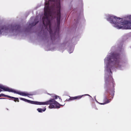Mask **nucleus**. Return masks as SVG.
I'll return each mask as SVG.
<instances>
[{
  "label": "nucleus",
  "instance_id": "nucleus-17",
  "mask_svg": "<svg viewBox=\"0 0 131 131\" xmlns=\"http://www.w3.org/2000/svg\"><path fill=\"white\" fill-rule=\"evenodd\" d=\"M1 99V98H0V99Z\"/></svg>",
  "mask_w": 131,
  "mask_h": 131
},
{
  "label": "nucleus",
  "instance_id": "nucleus-15",
  "mask_svg": "<svg viewBox=\"0 0 131 131\" xmlns=\"http://www.w3.org/2000/svg\"><path fill=\"white\" fill-rule=\"evenodd\" d=\"M112 98L113 99V97H112Z\"/></svg>",
  "mask_w": 131,
  "mask_h": 131
},
{
  "label": "nucleus",
  "instance_id": "nucleus-7",
  "mask_svg": "<svg viewBox=\"0 0 131 131\" xmlns=\"http://www.w3.org/2000/svg\"><path fill=\"white\" fill-rule=\"evenodd\" d=\"M2 96L8 97L9 98H10L12 99H14V101L15 102H16V100H18V98H16L13 97L8 96L7 95H6L3 94H0V97H1Z\"/></svg>",
  "mask_w": 131,
  "mask_h": 131
},
{
  "label": "nucleus",
  "instance_id": "nucleus-12",
  "mask_svg": "<svg viewBox=\"0 0 131 131\" xmlns=\"http://www.w3.org/2000/svg\"><path fill=\"white\" fill-rule=\"evenodd\" d=\"M37 23H36L35 22V23H33L31 25V26H34Z\"/></svg>",
  "mask_w": 131,
  "mask_h": 131
},
{
  "label": "nucleus",
  "instance_id": "nucleus-1",
  "mask_svg": "<svg viewBox=\"0 0 131 131\" xmlns=\"http://www.w3.org/2000/svg\"><path fill=\"white\" fill-rule=\"evenodd\" d=\"M42 31L49 32L53 40L58 36L60 19V0H45Z\"/></svg>",
  "mask_w": 131,
  "mask_h": 131
},
{
  "label": "nucleus",
  "instance_id": "nucleus-4",
  "mask_svg": "<svg viewBox=\"0 0 131 131\" xmlns=\"http://www.w3.org/2000/svg\"><path fill=\"white\" fill-rule=\"evenodd\" d=\"M20 99L25 102H27L32 104H34L39 105H45L50 104L49 108H59L60 106H63L64 105H62L60 104L58 102L55 101L54 99H53L49 100L45 102H41L37 101H33L28 100L26 99L21 98Z\"/></svg>",
  "mask_w": 131,
  "mask_h": 131
},
{
  "label": "nucleus",
  "instance_id": "nucleus-11",
  "mask_svg": "<svg viewBox=\"0 0 131 131\" xmlns=\"http://www.w3.org/2000/svg\"><path fill=\"white\" fill-rule=\"evenodd\" d=\"M73 51V49L72 48V49H71V50H69V53H71Z\"/></svg>",
  "mask_w": 131,
  "mask_h": 131
},
{
  "label": "nucleus",
  "instance_id": "nucleus-14",
  "mask_svg": "<svg viewBox=\"0 0 131 131\" xmlns=\"http://www.w3.org/2000/svg\"><path fill=\"white\" fill-rule=\"evenodd\" d=\"M95 100L97 102H98L97 101H96V98H95Z\"/></svg>",
  "mask_w": 131,
  "mask_h": 131
},
{
  "label": "nucleus",
  "instance_id": "nucleus-9",
  "mask_svg": "<svg viewBox=\"0 0 131 131\" xmlns=\"http://www.w3.org/2000/svg\"><path fill=\"white\" fill-rule=\"evenodd\" d=\"M46 109V108H44L43 109L41 108H38L37 109V110L39 112H42L43 111H45Z\"/></svg>",
  "mask_w": 131,
  "mask_h": 131
},
{
  "label": "nucleus",
  "instance_id": "nucleus-10",
  "mask_svg": "<svg viewBox=\"0 0 131 131\" xmlns=\"http://www.w3.org/2000/svg\"><path fill=\"white\" fill-rule=\"evenodd\" d=\"M2 34V25H0V34Z\"/></svg>",
  "mask_w": 131,
  "mask_h": 131
},
{
  "label": "nucleus",
  "instance_id": "nucleus-8",
  "mask_svg": "<svg viewBox=\"0 0 131 131\" xmlns=\"http://www.w3.org/2000/svg\"><path fill=\"white\" fill-rule=\"evenodd\" d=\"M104 101H105V102L104 103H99L100 104L104 105L105 104H106L109 103L110 101L112 100L111 99H110L109 100H108L107 99V97H105L104 99Z\"/></svg>",
  "mask_w": 131,
  "mask_h": 131
},
{
  "label": "nucleus",
  "instance_id": "nucleus-13",
  "mask_svg": "<svg viewBox=\"0 0 131 131\" xmlns=\"http://www.w3.org/2000/svg\"><path fill=\"white\" fill-rule=\"evenodd\" d=\"M58 97L59 98V96H56L55 97V99H57V98H58Z\"/></svg>",
  "mask_w": 131,
  "mask_h": 131
},
{
  "label": "nucleus",
  "instance_id": "nucleus-2",
  "mask_svg": "<svg viewBox=\"0 0 131 131\" xmlns=\"http://www.w3.org/2000/svg\"><path fill=\"white\" fill-rule=\"evenodd\" d=\"M105 84L107 85L109 82L112 80V70L115 68L122 70L123 63L121 61L120 56L115 52H110L104 59Z\"/></svg>",
  "mask_w": 131,
  "mask_h": 131
},
{
  "label": "nucleus",
  "instance_id": "nucleus-5",
  "mask_svg": "<svg viewBox=\"0 0 131 131\" xmlns=\"http://www.w3.org/2000/svg\"><path fill=\"white\" fill-rule=\"evenodd\" d=\"M0 88L5 91H8L9 92H13L14 93H16L20 95L24 96H28L29 94L26 92H21L20 91H15L12 89H9L1 84H0ZM0 89V92L2 91Z\"/></svg>",
  "mask_w": 131,
  "mask_h": 131
},
{
  "label": "nucleus",
  "instance_id": "nucleus-16",
  "mask_svg": "<svg viewBox=\"0 0 131 131\" xmlns=\"http://www.w3.org/2000/svg\"><path fill=\"white\" fill-rule=\"evenodd\" d=\"M18 101V102H19V101Z\"/></svg>",
  "mask_w": 131,
  "mask_h": 131
},
{
  "label": "nucleus",
  "instance_id": "nucleus-3",
  "mask_svg": "<svg viewBox=\"0 0 131 131\" xmlns=\"http://www.w3.org/2000/svg\"><path fill=\"white\" fill-rule=\"evenodd\" d=\"M106 19L117 29H131V15L127 17V19L118 18L113 15H108Z\"/></svg>",
  "mask_w": 131,
  "mask_h": 131
},
{
  "label": "nucleus",
  "instance_id": "nucleus-6",
  "mask_svg": "<svg viewBox=\"0 0 131 131\" xmlns=\"http://www.w3.org/2000/svg\"><path fill=\"white\" fill-rule=\"evenodd\" d=\"M84 95H87L91 97L90 95H89L88 94H84V95H82V96H75L74 97H70V99H69V100H75L77 99H80Z\"/></svg>",
  "mask_w": 131,
  "mask_h": 131
}]
</instances>
